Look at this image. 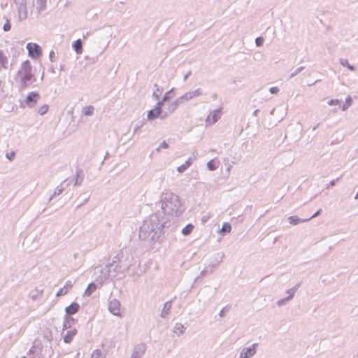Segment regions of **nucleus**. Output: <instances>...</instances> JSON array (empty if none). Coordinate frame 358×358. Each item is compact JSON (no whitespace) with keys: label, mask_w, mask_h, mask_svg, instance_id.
I'll return each mask as SVG.
<instances>
[{"label":"nucleus","mask_w":358,"mask_h":358,"mask_svg":"<svg viewBox=\"0 0 358 358\" xmlns=\"http://www.w3.org/2000/svg\"><path fill=\"white\" fill-rule=\"evenodd\" d=\"M17 76L20 79V86L22 88L27 87L31 82L33 75L31 73V66L29 61L24 62L17 72Z\"/></svg>","instance_id":"obj_1"},{"label":"nucleus","mask_w":358,"mask_h":358,"mask_svg":"<svg viewBox=\"0 0 358 358\" xmlns=\"http://www.w3.org/2000/svg\"><path fill=\"white\" fill-rule=\"evenodd\" d=\"M173 95V92L172 90H170L169 92H166L163 98V99L161 101H159L155 106V108L152 110H150L148 113V118L149 120H153L155 118H157L159 117L162 112V106L164 104V102L168 100L169 98H172Z\"/></svg>","instance_id":"obj_2"},{"label":"nucleus","mask_w":358,"mask_h":358,"mask_svg":"<svg viewBox=\"0 0 358 358\" xmlns=\"http://www.w3.org/2000/svg\"><path fill=\"white\" fill-rule=\"evenodd\" d=\"M27 48L29 55L34 59L39 57L41 55V49L40 46L36 43H29L27 45Z\"/></svg>","instance_id":"obj_3"},{"label":"nucleus","mask_w":358,"mask_h":358,"mask_svg":"<svg viewBox=\"0 0 358 358\" xmlns=\"http://www.w3.org/2000/svg\"><path fill=\"white\" fill-rule=\"evenodd\" d=\"M222 112L220 110H215L211 112L206 119L207 125H211L215 123L221 117Z\"/></svg>","instance_id":"obj_4"},{"label":"nucleus","mask_w":358,"mask_h":358,"mask_svg":"<svg viewBox=\"0 0 358 358\" xmlns=\"http://www.w3.org/2000/svg\"><path fill=\"white\" fill-rule=\"evenodd\" d=\"M109 310L115 315L121 316V305L117 300H112L109 303Z\"/></svg>","instance_id":"obj_5"},{"label":"nucleus","mask_w":358,"mask_h":358,"mask_svg":"<svg viewBox=\"0 0 358 358\" xmlns=\"http://www.w3.org/2000/svg\"><path fill=\"white\" fill-rule=\"evenodd\" d=\"M40 99V95L37 92H31L27 96L25 102L29 107H33Z\"/></svg>","instance_id":"obj_6"},{"label":"nucleus","mask_w":358,"mask_h":358,"mask_svg":"<svg viewBox=\"0 0 358 358\" xmlns=\"http://www.w3.org/2000/svg\"><path fill=\"white\" fill-rule=\"evenodd\" d=\"M73 287V282L71 280L67 281L63 287L60 288L56 294L57 296H64L67 294Z\"/></svg>","instance_id":"obj_7"},{"label":"nucleus","mask_w":358,"mask_h":358,"mask_svg":"<svg viewBox=\"0 0 358 358\" xmlns=\"http://www.w3.org/2000/svg\"><path fill=\"white\" fill-rule=\"evenodd\" d=\"M80 309V306L78 303H72L69 306L66 307L65 312L67 315L76 314Z\"/></svg>","instance_id":"obj_8"},{"label":"nucleus","mask_w":358,"mask_h":358,"mask_svg":"<svg viewBox=\"0 0 358 358\" xmlns=\"http://www.w3.org/2000/svg\"><path fill=\"white\" fill-rule=\"evenodd\" d=\"M255 352V345L252 347L245 348L241 353V358H249L252 357Z\"/></svg>","instance_id":"obj_9"},{"label":"nucleus","mask_w":358,"mask_h":358,"mask_svg":"<svg viewBox=\"0 0 358 358\" xmlns=\"http://www.w3.org/2000/svg\"><path fill=\"white\" fill-rule=\"evenodd\" d=\"M77 330L76 329L69 331L64 336V341L66 343H69L73 340V337L76 335Z\"/></svg>","instance_id":"obj_10"},{"label":"nucleus","mask_w":358,"mask_h":358,"mask_svg":"<svg viewBox=\"0 0 358 358\" xmlns=\"http://www.w3.org/2000/svg\"><path fill=\"white\" fill-rule=\"evenodd\" d=\"M8 59L2 51H0V70L2 69H7Z\"/></svg>","instance_id":"obj_11"},{"label":"nucleus","mask_w":358,"mask_h":358,"mask_svg":"<svg viewBox=\"0 0 358 358\" xmlns=\"http://www.w3.org/2000/svg\"><path fill=\"white\" fill-rule=\"evenodd\" d=\"M219 165H220V162H219V160H217L216 159H213L209 161L207 164L208 168L210 171H214V170L217 169L218 168Z\"/></svg>","instance_id":"obj_12"},{"label":"nucleus","mask_w":358,"mask_h":358,"mask_svg":"<svg viewBox=\"0 0 358 358\" xmlns=\"http://www.w3.org/2000/svg\"><path fill=\"white\" fill-rule=\"evenodd\" d=\"M231 231V226L228 222H224L222 224V229L219 231V233L224 235V234H229Z\"/></svg>","instance_id":"obj_13"},{"label":"nucleus","mask_w":358,"mask_h":358,"mask_svg":"<svg viewBox=\"0 0 358 358\" xmlns=\"http://www.w3.org/2000/svg\"><path fill=\"white\" fill-rule=\"evenodd\" d=\"M96 289V285L94 283H90L88 285L87 289L84 292L85 296H90Z\"/></svg>","instance_id":"obj_14"},{"label":"nucleus","mask_w":358,"mask_h":358,"mask_svg":"<svg viewBox=\"0 0 358 358\" xmlns=\"http://www.w3.org/2000/svg\"><path fill=\"white\" fill-rule=\"evenodd\" d=\"M73 47L75 50V51L78 53V54H80L82 52V50H83V48H82V42H81V40L80 39H78L76 40L73 44Z\"/></svg>","instance_id":"obj_15"},{"label":"nucleus","mask_w":358,"mask_h":358,"mask_svg":"<svg viewBox=\"0 0 358 358\" xmlns=\"http://www.w3.org/2000/svg\"><path fill=\"white\" fill-rule=\"evenodd\" d=\"M194 227L192 224H189L182 229V234L185 236L189 235L193 231Z\"/></svg>","instance_id":"obj_16"},{"label":"nucleus","mask_w":358,"mask_h":358,"mask_svg":"<svg viewBox=\"0 0 358 358\" xmlns=\"http://www.w3.org/2000/svg\"><path fill=\"white\" fill-rule=\"evenodd\" d=\"M352 103V99L351 96H348L345 99V103L342 106V110H347Z\"/></svg>","instance_id":"obj_17"},{"label":"nucleus","mask_w":358,"mask_h":358,"mask_svg":"<svg viewBox=\"0 0 358 358\" xmlns=\"http://www.w3.org/2000/svg\"><path fill=\"white\" fill-rule=\"evenodd\" d=\"M94 107L92 106H88L83 108V113L85 115H91L94 113Z\"/></svg>","instance_id":"obj_18"},{"label":"nucleus","mask_w":358,"mask_h":358,"mask_svg":"<svg viewBox=\"0 0 358 358\" xmlns=\"http://www.w3.org/2000/svg\"><path fill=\"white\" fill-rule=\"evenodd\" d=\"M48 109L49 106L47 104H43L38 108V113L40 115H44L48 112Z\"/></svg>","instance_id":"obj_19"},{"label":"nucleus","mask_w":358,"mask_h":358,"mask_svg":"<svg viewBox=\"0 0 358 358\" xmlns=\"http://www.w3.org/2000/svg\"><path fill=\"white\" fill-rule=\"evenodd\" d=\"M289 221L291 224L296 225L301 222V220L297 216H291L289 217Z\"/></svg>","instance_id":"obj_20"},{"label":"nucleus","mask_w":358,"mask_h":358,"mask_svg":"<svg viewBox=\"0 0 358 358\" xmlns=\"http://www.w3.org/2000/svg\"><path fill=\"white\" fill-rule=\"evenodd\" d=\"M171 308V303L170 301L165 303L164 306V309L162 310V313L167 315L169 313V310Z\"/></svg>","instance_id":"obj_21"},{"label":"nucleus","mask_w":358,"mask_h":358,"mask_svg":"<svg viewBox=\"0 0 358 358\" xmlns=\"http://www.w3.org/2000/svg\"><path fill=\"white\" fill-rule=\"evenodd\" d=\"M101 356V352L100 350H95L92 352L90 358H100Z\"/></svg>","instance_id":"obj_22"},{"label":"nucleus","mask_w":358,"mask_h":358,"mask_svg":"<svg viewBox=\"0 0 358 358\" xmlns=\"http://www.w3.org/2000/svg\"><path fill=\"white\" fill-rule=\"evenodd\" d=\"M190 165V163L189 162H186L185 164H183L182 165L180 166L178 168V171L179 172H182L184 171L186 169H187Z\"/></svg>","instance_id":"obj_23"},{"label":"nucleus","mask_w":358,"mask_h":358,"mask_svg":"<svg viewBox=\"0 0 358 358\" xmlns=\"http://www.w3.org/2000/svg\"><path fill=\"white\" fill-rule=\"evenodd\" d=\"M341 64L344 66H347L350 71H354V67L348 63L347 59H342Z\"/></svg>","instance_id":"obj_24"},{"label":"nucleus","mask_w":358,"mask_h":358,"mask_svg":"<svg viewBox=\"0 0 358 358\" xmlns=\"http://www.w3.org/2000/svg\"><path fill=\"white\" fill-rule=\"evenodd\" d=\"M183 329H184V327L181 324H177L176 327H175V332L176 334H182L183 332Z\"/></svg>","instance_id":"obj_25"},{"label":"nucleus","mask_w":358,"mask_h":358,"mask_svg":"<svg viewBox=\"0 0 358 358\" xmlns=\"http://www.w3.org/2000/svg\"><path fill=\"white\" fill-rule=\"evenodd\" d=\"M341 101L338 99H331L328 101L329 106H338L340 105Z\"/></svg>","instance_id":"obj_26"},{"label":"nucleus","mask_w":358,"mask_h":358,"mask_svg":"<svg viewBox=\"0 0 358 358\" xmlns=\"http://www.w3.org/2000/svg\"><path fill=\"white\" fill-rule=\"evenodd\" d=\"M10 28H11V26H10V22L8 20H7L6 22L3 25V30L5 31H8L10 29Z\"/></svg>","instance_id":"obj_27"},{"label":"nucleus","mask_w":358,"mask_h":358,"mask_svg":"<svg viewBox=\"0 0 358 358\" xmlns=\"http://www.w3.org/2000/svg\"><path fill=\"white\" fill-rule=\"evenodd\" d=\"M264 39L262 37H259L256 38V43L257 46H261L263 44Z\"/></svg>","instance_id":"obj_28"},{"label":"nucleus","mask_w":358,"mask_h":358,"mask_svg":"<svg viewBox=\"0 0 358 358\" xmlns=\"http://www.w3.org/2000/svg\"><path fill=\"white\" fill-rule=\"evenodd\" d=\"M278 88L277 87H273L271 88H270V92L272 93V94H276L278 92Z\"/></svg>","instance_id":"obj_29"},{"label":"nucleus","mask_w":358,"mask_h":358,"mask_svg":"<svg viewBox=\"0 0 358 358\" xmlns=\"http://www.w3.org/2000/svg\"><path fill=\"white\" fill-rule=\"evenodd\" d=\"M169 147L168 143L165 141H163L159 145V148H167Z\"/></svg>","instance_id":"obj_30"},{"label":"nucleus","mask_w":358,"mask_h":358,"mask_svg":"<svg viewBox=\"0 0 358 358\" xmlns=\"http://www.w3.org/2000/svg\"><path fill=\"white\" fill-rule=\"evenodd\" d=\"M15 157V153L13 152H10V154H7V157L10 159V160H12Z\"/></svg>","instance_id":"obj_31"},{"label":"nucleus","mask_w":358,"mask_h":358,"mask_svg":"<svg viewBox=\"0 0 358 358\" xmlns=\"http://www.w3.org/2000/svg\"><path fill=\"white\" fill-rule=\"evenodd\" d=\"M320 212H321V210H319L318 211H317V212H316V213H315V214H314V215L310 217V219H311V218H313V217H315L317 216V215L320 213ZM310 220V218H309V219H307V220H305L304 221H307V220Z\"/></svg>","instance_id":"obj_32"},{"label":"nucleus","mask_w":358,"mask_h":358,"mask_svg":"<svg viewBox=\"0 0 358 358\" xmlns=\"http://www.w3.org/2000/svg\"><path fill=\"white\" fill-rule=\"evenodd\" d=\"M355 198H356V199H357V198H358V192L357 193Z\"/></svg>","instance_id":"obj_33"},{"label":"nucleus","mask_w":358,"mask_h":358,"mask_svg":"<svg viewBox=\"0 0 358 358\" xmlns=\"http://www.w3.org/2000/svg\"><path fill=\"white\" fill-rule=\"evenodd\" d=\"M41 1H43V0H41Z\"/></svg>","instance_id":"obj_34"},{"label":"nucleus","mask_w":358,"mask_h":358,"mask_svg":"<svg viewBox=\"0 0 358 358\" xmlns=\"http://www.w3.org/2000/svg\"><path fill=\"white\" fill-rule=\"evenodd\" d=\"M24 358H26V357H24Z\"/></svg>","instance_id":"obj_35"}]
</instances>
